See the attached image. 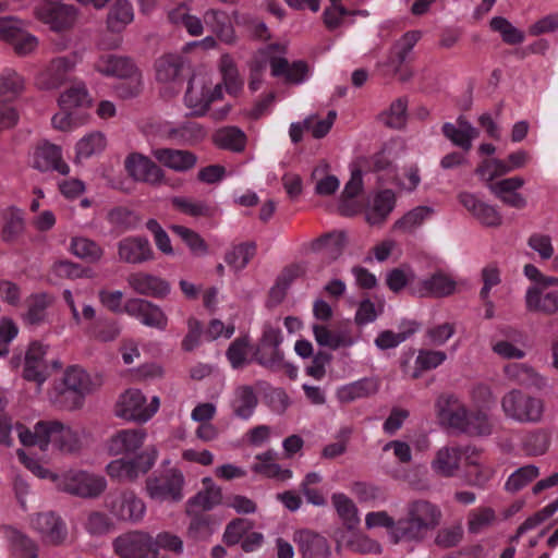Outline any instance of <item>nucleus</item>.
I'll return each instance as SVG.
<instances>
[{"mask_svg":"<svg viewBox=\"0 0 558 558\" xmlns=\"http://www.w3.org/2000/svg\"><path fill=\"white\" fill-rule=\"evenodd\" d=\"M440 508L425 499L412 500L407 505L405 517L397 521L392 543L402 541L421 542L441 521Z\"/></svg>","mask_w":558,"mask_h":558,"instance_id":"1","label":"nucleus"},{"mask_svg":"<svg viewBox=\"0 0 558 558\" xmlns=\"http://www.w3.org/2000/svg\"><path fill=\"white\" fill-rule=\"evenodd\" d=\"M15 430L24 446L36 445L41 450H47L51 445L63 452H74L81 446L77 433L56 421L38 422L34 432L17 424Z\"/></svg>","mask_w":558,"mask_h":558,"instance_id":"2","label":"nucleus"},{"mask_svg":"<svg viewBox=\"0 0 558 558\" xmlns=\"http://www.w3.org/2000/svg\"><path fill=\"white\" fill-rule=\"evenodd\" d=\"M500 405L506 418L519 424H538L543 421L546 404L536 396L524 392L521 389H511L506 392Z\"/></svg>","mask_w":558,"mask_h":558,"instance_id":"3","label":"nucleus"},{"mask_svg":"<svg viewBox=\"0 0 558 558\" xmlns=\"http://www.w3.org/2000/svg\"><path fill=\"white\" fill-rule=\"evenodd\" d=\"M157 458V448L150 446L134 457H120L112 460L107 464L106 472L118 482L134 483L153 469Z\"/></svg>","mask_w":558,"mask_h":558,"instance_id":"4","label":"nucleus"},{"mask_svg":"<svg viewBox=\"0 0 558 558\" xmlns=\"http://www.w3.org/2000/svg\"><path fill=\"white\" fill-rule=\"evenodd\" d=\"M57 487L82 498H96L107 488L104 476L82 470H70L59 476H52Z\"/></svg>","mask_w":558,"mask_h":558,"instance_id":"5","label":"nucleus"},{"mask_svg":"<svg viewBox=\"0 0 558 558\" xmlns=\"http://www.w3.org/2000/svg\"><path fill=\"white\" fill-rule=\"evenodd\" d=\"M223 97L221 84L213 85L206 75H193L185 92V105L193 114L203 116L209 109L210 104L221 100Z\"/></svg>","mask_w":558,"mask_h":558,"instance_id":"6","label":"nucleus"},{"mask_svg":"<svg viewBox=\"0 0 558 558\" xmlns=\"http://www.w3.org/2000/svg\"><path fill=\"white\" fill-rule=\"evenodd\" d=\"M34 14L54 32L72 28L77 20V10L74 5L53 0H40L34 8Z\"/></svg>","mask_w":558,"mask_h":558,"instance_id":"7","label":"nucleus"},{"mask_svg":"<svg viewBox=\"0 0 558 558\" xmlns=\"http://www.w3.org/2000/svg\"><path fill=\"white\" fill-rule=\"evenodd\" d=\"M184 476L179 470H170L160 476H149L145 483L147 496L158 502H179L183 498Z\"/></svg>","mask_w":558,"mask_h":558,"instance_id":"8","label":"nucleus"},{"mask_svg":"<svg viewBox=\"0 0 558 558\" xmlns=\"http://www.w3.org/2000/svg\"><path fill=\"white\" fill-rule=\"evenodd\" d=\"M107 509L120 522L137 524L146 513V505L133 490H122L107 499Z\"/></svg>","mask_w":558,"mask_h":558,"instance_id":"9","label":"nucleus"},{"mask_svg":"<svg viewBox=\"0 0 558 558\" xmlns=\"http://www.w3.org/2000/svg\"><path fill=\"white\" fill-rule=\"evenodd\" d=\"M113 548L120 558H156L154 537L144 531H132L118 536Z\"/></svg>","mask_w":558,"mask_h":558,"instance_id":"10","label":"nucleus"},{"mask_svg":"<svg viewBox=\"0 0 558 558\" xmlns=\"http://www.w3.org/2000/svg\"><path fill=\"white\" fill-rule=\"evenodd\" d=\"M63 385L62 395H73L71 408H78L84 398L100 386V380L97 377L93 378L82 367L73 365L64 372Z\"/></svg>","mask_w":558,"mask_h":558,"instance_id":"11","label":"nucleus"},{"mask_svg":"<svg viewBox=\"0 0 558 558\" xmlns=\"http://www.w3.org/2000/svg\"><path fill=\"white\" fill-rule=\"evenodd\" d=\"M145 137H174L180 140H199L205 137L202 126L195 122H186L178 128L159 120H147L141 124Z\"/></svg>","mask_w":558,"mask_h":558,"instance_id":"12","label":"nucleus"},{"mask_svg":"<svg viewBox=\"0 0 558 558\" xmlns=\"http://www.w3.org/2000/svg\"><path fill=\"white\" fill-rule=\"evenodd\" d=\"M146 438L147 433L141 427L119 429L108 438L106 448L113 457H134L140 453Z\"/></svg>","mask_w":558,"mask_h":558,"instance_id":"13","label":"nucleus"},{"mask_svg":"<svg viewBox=\"0 0 558 558\" xmlns=\"http://www.w3.org/2000/svg\"><path fill=\"white\" fill-rule=\"evenodd\" d=\"M436 411L442 424L465 434L471 411L457 396H440L436 401Z\"/></svg>","mask_w":558,"mask_h":558,"instance_id":"14","label":"nucleus"},{"mask_svg":"<svg viewBox=\"0 0 558 558\" xmlns=\"http://www.w3.org/2000/svg\"><path fill=\"white\" fill-rule=\"evenodd\" d=\"M76 65L75 57H58L52 59L37 76V85L41 89H56L71 80Z\"/></svg>","mask_w":558,"mask_h":558,"instance_id":"15","label":"nucleus"},{"mask_svg":"<svg viewBox=\"0 0 558 558\" xmlns=\"http://www.w3.org/2000/svg\"><path fill=\"white\" fill-rule=\"evenodd\" d=\"M456 289L454 278L441 270L411 286L412 294L418 298H446L453 294Z\"/></svg>","mask_w":558,"mask_h":558,"instance_id":"16","label":"nucleus"},{"mask_svg":"<svg viewBox=\"0 0 558 558\" xmlns=\"http://www.w3.org/2000/svg\"><path fill=\"white\" fill-rule=\"evenodd\" d=\"M524 302L530 313L554 315L558 312V290L547 284H532L525 291Z\"/></svg>","mask_w":558,"mask_h":558,"instance_id":"17","label":"nucleus"},{"mask_svg":"<svg viewBox=\"0 0 558 558\" xmlns=\"http://www.w3.org/2000/svg\"><path fill=\"white\" fill-rule=\"evenodd\" d=\"M129 175L137 181L150 185H160L165 182L163 171L148 157L142 154H131L124 161Z\"/></svg>","mask_w":558,"mask_h":558,"instance_id":"18","label":"nucleus"},{"mask_svg":"<svg viewBox=\"0 0 558 558\" xmlns=\"http://www.w3.org/2000/svg\"><path fill=\"white\" fill-rule=\"evenodd\" d=\"M124 312L150 328L165 330L168 326V317L158 305L144 299L126 301Z\"/></svg>","mask_w":558,"mask_h":558,"instance_id":"19","label":"nucleus"},{"mask_svg":"<svg viewBox=\"0 0 558 558\" xmlns=\"http://www.w3.org/2000/svg\"><path fill=\"white\" fill-rule=\"evenodd\" d=\"M32 167L40 172L57 171L62 175L70 172V167L62 158L61 148L50 142H45L35 148Z\"/></svg>","mask_w":558,"mask_h":558,"instance_id":"20","label":"nucleus"},{"mask_svg":"<svg viewBox=\"0 0 558 558\" xmlns=\"http://www.w3.org/2000/svg\"><path fill=\"white\" fill-rule=\"evenodd\" d=\"M32 526L47 545H61L68 535L64 521L53 512L37 514L32 520Z\"/></svg>","mask_w":558,"mask_h":558,"instance_id":"21","label":"nucleus"},{"mask_svg":"<svg viewBox=\"0 0 558 558\" xmlns=\"http://www.w3.org/2000/svg\"><path fill=\"white\" fill-rule=\"evenodd\" d=\"M202 485V489L186 501L185 513L207 512L222 504V489L211 477H204Z\"/></svg>","mask_w":558,"mask_h":558,"instance_id":"22","label":"nucleus"},{"mask_svg":"<svg viewBox=\"0 0 558 558\" xmlns=\"http://www.w3.org/2000/svg\"><path fill=\"white\" fill-rule=\"evenodd\" d=\"M126 282L134 292L156 299H163L171 291L168 281L143 271L130 274L126 278Z\"/></svg>","mask_w":558,"mask_h":558,"instance_id":"23","label":"nucleus"},{"mask_svg":"<svg viewBox=\"0 0 558 558\" xmlns=\"http://www.w3.org/2000/svg\"><path fill=\"white\" fill-rule=\"evenodd\" d=\"M336 117V111L331 110L327 113L326 118L313 114L301 122L292 123L289 131L291 140H301L304 135H311L315 138L326 136L331 129Z\"/></svg>","mask_w":558,"mask_h":558,"instance_id":"24","label":"nucleus"},{"mask_svg":"<svg viewBox=\"0 0 558 558\" xmlns=\"http://www.w3.org/2000/svg\"><path fill=\"white\" fill-rule=\"evenodd\" d=\"M119 259L128 264H143L153 259L149 241L143 236H128L118 242Z\"/></svg>","mask_w":558,"mask_h":558,"instance_id":"25","label":"nucleus"},{"mask_svg":"<svg viewBox=\"0 0 558 558\" xmlns=\"http://www.w3.org/2000/svg\"><path fill=\"white\" fill-rule=\"evenodd\" d=\"M206 26L223 44L233 46L238 41L235 29L229 14L219 9H208L203 15Z\"/></svg>","mask_w":558,"mask_h":558,"instance_id":"26","label":"nucleus"},{"mask_svg":"<svg viewBox=\"0 0 558 558\" xmlns=\"http://www.w3.org/2000/svg\"><path fill=\"white\" fill-rule=\"evenodd\" d=\"M47 347L33 342L25 356L24 377L27 380H34L41 385L48 377V362L45 360L47 355Z\"/></svg>","mask_w":558,"mask_h":558,"instance_id":"27","label":"nucleus"},{"mask_svg":"<svg viewBox=\"0 0 558 558\" xmlns=\"http://www.w3.org/2000/svg\"><path fill=\"white\" fill-rule=\"evenodd\" d=\"M302 558H328L330 547L327 539L311 530H300L293 535Z\"/></svg>","mask_w":558,"mask_h":558,"instance_id":"28","label":"nucleus"},{"mask_svg":"<svg viewBox=\"0 0 558 558\" xmlns=\"http://www.w3.org/2000/svg\"><path fill=\"white\" fill-rule=\"evenodd\" d=\"M471 451V448L462 449L457 446H444L436 452L432 468L437 474L451 477L460 469L462 456L466 457Z\"/></svg>","mask_w":558,"mask_h":558,"instance_id":"29","label":"nucleus"},{"mask_svg":"<svg viewBox=\"0 0 558 558\" xmlns=\"http://www.w3.org/2000/svg\"><path fill=\"white\" fill-rule=\"evenodd\" d=\"M117 414L128 421L147 422L146 398L137 389L126 390L119 399Z\"/></svg>","mask_w":558,"mask_h":558,"instance_id":"30","label":"nucleus"},{"mask_svg":"<svg viewBox=\"0 0 558 558\" xmlns=\"http://www.w3.org/2000/svg\"><path fill=\"white\" fill-rule=\"evenodd\" d=\"M270 72L274 77H283L287 84H301L308 74L306 62L299 60L292 63L282 57L269 58Z\"/></svg>","mask_w":558,"mask_h":558,"instance_id":"31","label":"nucleus"},{"mask_svg":"<svg viewBox=\"0 0 558 558\" xmlns=\"http://www.w3.org/2000/svg\"><path fill=\"white\" fill-rule=\"evenodd\" d=\"M94 68L106 76H114L121 80L140 71L130 58L110 53L100 56L95 61Z\"/></svg>","mask_w":558,"mask_h":558,"instance_id":"32","label":"nucleus"},{"mask_svg":"<svg viewBox=\"0 0 558 558\" xmlns=\"http://www.w3.org/2000/svg\"><path fill=\"white\" fill-rule=\"evenodd\" d=\"M190 68L187 60L179 53H167L155 62L156 78L162 83L179 81Z\"/></svg>","mask_w":558,"mask_h":558,"instance_id":"33","label":"nucleus"},{"mask_svg":"<svg viewBox=\"0 0 558 558\" xmlns=\"http://www.w3.org/2000/svg\"><path fill=\"white\" fill-rule=\"evenodd\" d=\"M523 184L524 180L522 178L512 177L489 184V190L504 204L517 209H521L526 206V198L517 191L521 189Z\"/></svg>","mask_w":558,"mask_h":558,"instance_id":"34","label":"nucleus"},{"mask_svg":"<svg viewBox=\"0 0 558 558\" xmlns=\"http://www.w3.org/2000/svg\"><path fill=\"white\" fill-rule=\"evenodd\" d=\"M396 205V195L391 190L377 193L365 210V219L372 226H380L386 221Z\"/></svg>","mask_w":558,"mask_h":558,"instance_id":"35","label":"nucleus"},{"mask_svg":"<svg viewBox=\"0 0 558 558\" xmlns=\"http://www.w3.org/2000/svg\"><path fill=\"white\" fill-rule=\"evenodd\" d=\"M154 156L163 166L180 172L192 169L197 161L194 154L171 148L156 149Z\"/></svg>","mask_w":558,"mask_h":558,"instance_id":"36","label":"nucleus"},{"mask_svg":"<svg viewBox=\"0 0 558 558\" xmlns=\"http://www.w3.org/2000/svg\"><path fill=\"white\" fill-rule=\"evenodd\" d=\"M378 381L374 378H363L338 388L336 396L341 403H350L357 399L367 398L378 391Z\"/></svg>","mask_w":558,"mask_h":558,"instance_id":"37","label":"nucleus"},{"mask_svg":"<svg viewBox=\"0 0 558 558\" xmlns=\"http://www.w3.org/2000/svg\"><path fill=\"white\" fill-rule=\"evenodd\" d=\"M1 238L4 242H14L25 231L24 213L16 206H9L1 211Z\"/></svg>","mask_w":558,"mask_h":558,"instance_id":"38","label":"nucleus"},{"mask_svg":"<svg viewBox=\"0 0 558 558\" xmlns=\"http://www.w3.org/2000/svg\"><path fill=\"white\" fill-rule=\"evenodd\" d=\"M257 404V396L251 386L244 385L234 389L230 405L232 413L236 417L248 420L253 415Z\"/></svg>","mask_w":558,"mask_h":558,"instance_id":"39","label":"nucleus"},{"mask_svg":"<svg viewBox=\"0 0 558 558\" xmlns=\"http://www.w3.org/2000/svg\"><path fill=\"white\" fill-rule=\"evenodd\" d=\"M219 71L222 77L221 86H225L229 95L239 96L243 90L244 81L240 76L236 64L229 53L220 57Z\"/></svg>","mask_w":558,"mask_h":558,"instance_id":"40","label":"nucleus"},{"mask_svg":"<svg viewBox=\"0 0 558 558\" xmlns=\"http://www.w3.org/2000/svg\"><path fill=\"white\" fill-rule=\"evenodd\" d=\"M134 19L133 7L129 0H116L107 14V29L121 33Z\"/></svg>","mask_w":558,"mask_h":558,"instance_id":"41","label":"nucleus"},{"mask_svg":"<svg viewBox=\"0 0 558 558\" xmlns=\"http://www.w3.org/2000/svg\"><path fill=\"white\" fill-rule=\"evenodd\" d=\"M258 460L252 466L255 473L263 474L269 478H277L280 481H287L292 477V471L289 469H282L278 463L275 462V452L269 450L264 453L257 454Z\"/></svg>","mask_w":558,"mask_h":558,"instance_id":"42","label":"nucleus"},{"mask_svg":"<svg viewBox=\"0 0 558 558\" xmlns=\"http://www.w3.org/2000/svg\"><path fill=\"white\" fill-rule=\"evenodd\" d=\"M171 204L180 213L194 218H210L216 211L215 207L210 206L206 201H197L184 196L172 197Z\"/></svg>","mask_w":558,"mask_h":558,"instance_id":"43","label":"nucleus"},{"mask_svg":"<svg viewBox=\"0 0 558 558\" xmlns=\"http://www.w3.org/2000/svg\"><path fill=\"white\" fill-rule=\"evenodd\" d=\"M70 252L88 263H98L104 256V248L95 241L85 236L72 238Z\"/></svg>","mask_w":558,"mask_h":558,"instance_id":"44","label":"nucleus"},{"mask_svg":"<svg viewBox=\"0 0 558 558\" xmlns=\"http://www.w3.org/2000/svg\"><path fill=\"white\" fill-rule=\"evenodd\" d=\"M505 376L518 384L532 383L538 387L545 386L546 380L531 366L524 363H509L504 367Z\"/></svg>","mask_w":558,"mask_h":558,"instance_id":"45","label":"nucleus"},{"mask_svg":"<svg viewBox=\"0 0 558 558\" xmlns=\"http://www.w3.org/2000/svg\"><path fill=\"white\" fill-rule=\"evenodd\" d=\"M190 518V524L186 534L191 539L204 541L211 536L215 531L214 519L204 512L186 513Z\"/></svg>","mask_w":558,"mask_h":558,"instance_id":"46","label":"nucleus"},{"mask_svg":"<svg viewBox=\"0 0 558 558\" xmlns=\"http://www.w3.org/2000/svg\"><path fill=\"white\" fill-rule=\"evenodd\" d=\"M434 213V209L428 206H417L408 211L403 217L395 222L396 230L411 233L416 228L423 225Z\"/></svg>","mask_w":558,"mask_h":558,"instance_id":"47","label":"nucleus"},{"mask_svg":"<svg viewBox=\"0 0 558 558\" xmlns=\"http://www.w3.org/2000/svg\"><path fill=\"white\" fill-rule=\"evenodd\" d=\"M331 501L339 517L349 529H354L360 523L359 511L353 501L342 493L331 496Z\"/></svg>","mask_w":558,"mask_h":558,"instance_id":"48","label":"nucleus"},{"mask_svg":"<svg viewBox=\"0 0 558 558\" xmlns=\"http://www.w3.org/2000/svg\"><path fill=\"white\" fill-rule=\"evenodd\" d=\"M59 106L62 109H75L88 106L90 98L86 86L83 83H77L63 92L59 97Z\"/></svg>","mask_w":558,"mask_h":558,"instance_id":"49","label":"nucleus"},{"mask_svg":"<svg viewBox=\"0 0 558 558\" xmlns=\"http://www.w3.org/2000/svg\"><path fill=\"white\" fill-rule=\"evenodd\" d=\"M25 88L24 78L15 72L0 76V102L16 99Z\"/></svg>","mask_w":558,"mask_h":558,"instance_id":"50","label":"nucleus"},{"mask_svg":"<svg viewBox=\"0 0 558 558\" xmlns=\"http://www.w3.org/2000/svg\"><path fill=\"white\" fill-rule=\"evenodd\" d=\"M446 360L447 354L444 351L420 350L415 359V369L411 374V377L418 378L422 372L434 369Z\"/></svg>","mask_w":558,"mask_h":558,"instance_id":"51","label":"nucleus"},{"mask_svg":"<svg viewBox=\"0 0 558 558\" xmlns=\"http://www.w3.org/2000/svg\"><path fill=\"white\" fill-rule=\"evenodd\" d=\"M407 108L408 99L398 98L390 105L387 111L379 114V120L388 128L401 129L407 121Z\"/></svg>","mask_w":558,"mask_h":558,"instance_id":"52","label":"nucleus"},{"mask_svg":"<svg viewBox=\"0 0 558 558\" xmlns=\"http://www.w3.org/2000/svg\"><path fill=\"white\" fill-rule=\"evenodd\" d=\"M256 246L254 243H242L233 246L226 253V263L234 270L243 269L255 255Z\"/></svg>","mask_w":558,"mask_h":558,"instance_id":"53","label":"nucleus"},{"mask_svg":"<svg viewBox=\"0 0 558 558\" xmlns=\"http://www.w3.org/2000/svg\"><path fill=\"white\" fill-rule=\"evenodd\" d=\"M50 303L49 296L45 293L34 294L27 300V312L24 320L29 325H38L46 318V310Z\"/></svg>","mask_w":558,"mask_h":558,"instance_id":"54","label":"nucleus"},{"mask_svg":"<svg viewBox=\"0 0 558 558\" xmlns=\"http://www.w3.org/2000/svg\"><path fill=\"white\" fill-rule=\"evenodd\" d=\"M489 26L492 31L499 33L502 40L508 45H518L524 40V33L514 27L506 17H493Z\"/></svg>","mask_w":558,"mask_h":558,"instance_id":"55","label":"nucleus"},{"mask_svg":"<svg viewBox=\"0 0 558 558\" xmlns=\"http://www.w3.org/2000/svg\"><path fill=\"white\" fill-rule=\"evenodd\" d=\"M496 513L492 508L480 507L470 511L468 515V530L472 534H478L494 524Z\"/></svg>","mask_w":558,"mask_h":558,"instance_id":"56","label":"nucleus"},{"mask_svg":"<svg viewBox=\"0 0 558 558\" xmlns=\"http://www.w3.org/2000/svg\"><path fill=\"white\" fill-rule=\"evenodd\" d=\"M420 37H421L420 32H408L396 44L395 57L391 58V60H390V64L395 66L396 73H398L400 71V66L407 60L409 53L412 51L413 47L416 45Z\"/></svg>","mask_w":558,"mask_h":558,"instance_id":"57","label":"nucleus"},{"mask_svg":"<svg viewBox=\"0 0 558 558\" xmlns=\"http://www.w3.org/2000/svg\"><path fill=\"white\" fill-rule=\"evenodd\" d=\"M539 475L536 465L529 464L518 469L507 480L505 488L510 493H517Z\"/></svg>","mask_w":558,"mask_h":558,"instance_id":"58","label":"nucleus"},{"mask_svg":"<svg viewBox=\"0 0 558 558\" xmlns=\"http://www.w3.org/2000/svg\"><path fill=\"white\" fill-rule=\"evenodd\" d=\"M171 230L182 239L193 254L202 256L207 253L208 246L205 240L194 230L179 225L172 226Z\"/></svg>","mask_w":558,"mask_h":558,"instance_id":"59","label":"nucleus"},{"mask_svg":"<svg viewBox=\"0 0 558 558\" xmlns=\"http://www.w3.org/2000/svg\"><path fill=\"white\" fill-rule=\"evenodd\" d=\"M253 522L243 518L231 520L225 529L222 541L228 546H234L240 543L244 535L253 527Z\"/></svg>","mask_w":558,"mask_h":558,"instance_id":"60","label":"nucleus"},{"mask_svg":"<svg viewBox=\"0 0 558 558\" xmlns=\"http://www.w3.org/2000/svg\"><path fill=\"white\" fill-rule=\"evenodd\" d=\"M256 361L259 365L272 372H278L284 365V354L280 348L270 347L265 349L264 347H258Z\"/></svg>","mask_w":558,"mask_h":558,"instance_id":"61","label":"nucleus"},{"mask_svg":"<svg viewBox=\"0 0 558 558\" xmlns=\"http://www.w3.org/2000/svg\"><path fill=\"white\" fill-rule=\"evenodd\" d=\"M87 332L89 337L95 340L110 342L119 337L121 328L119 324L113 320H99L93 324Z\"/></svg>","mask_w":558,"mask_h":558,"instance_id":"62","label":"nucleus"},{"mask_svg":"<svg viewBox=\"0 0 558 558\" xmlns=\"http://www.w3.org/2000/svg\"><path fill=\"white\" fill-rule=\"evenodd\" d=\"M492 430L493 425L487 413L482 409L470 412L465 434L471 436H488L492 434Z\"/></svg>","mask_w":558,"mask_h":558,"instance_id":"63","label":"nucleus"},{"mask_svg":"<svg viewBox=\"0 0 558 558\" xmlns=\"http://www.w3.org/2000/svg\"><path fill=\"white\" fill-rule=\"evenodd\" d=\"M549 448V436L544 430H535L523 439V449L529 456H542Z\"/></svg>","mask_w":558,"mask_h":558,"instance_id":"64","label":"nucleus"}]
</instances>
